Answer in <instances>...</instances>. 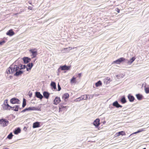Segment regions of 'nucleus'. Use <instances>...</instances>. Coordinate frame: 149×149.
<instances>
[{"label":"nucleus","instance_id":"obj_1","mask_svg":"<svg viewBox=\"0 0 149 149\" xmlns=\"http://www.w3.org/2000/svg\"><path fill=\"white\" fill-rule=\"evenodd\" d=\"M19 66L17 65H14L13 67L10 66L7 69L6 73L8 74H10L15 72L14 76L17 77L21 75L24 72L22 70H19Z\"/></svg>","mask_w":149,"mask_h":149},{"label":"nucleus","instance_id":"obj_2","mask_svg":"<svg viewBox=\"0 0 149 149\" xmlns=\"http://www.w3.org/2000/svg\"><path fill=\"white\" fill-rule=\"evenodd\" d=\"M9 122L5 118L0 119V124L3 127L7 126L9 124Z\"/></svg>","mask_w":149,"mask_h":149},{"label":"nucleus","instance_id":"obj_3","mask_svg":"<svg viewBox=\"0 0 149 149\" xmlns=\"http://www.w3.org/2000/svg\"><path fill=\"white\" fill-rule=\"evenodd\" d=\"M70 66H67L66 65H61L58 68V72L60 71V70H68L70 68Z\"/></svg>","mask_w":149,"mask_h":149},{"label":"nucleus","instance_id":"obj_4","mask_svg":"<svg viewBox=\"0 0 149 149\" xmlns=\"http://www.w3.org/2000/svg\"><path fill=\"white\" fill-rule=\"evenodd\" d=\"M127 60V59L123 57H121L120 58L114 61L113 62L112 64L116 63L120 64L122 62Z\"/></svg>","mask_w":149,"mask_h":149},{"label":"nucleus","instance_id":"obj_5","mask_svg":"<svg viewBox=\"0 0 149 149\" xmlns=\"http://www.w3.org/2000/svg\"><path fill=\"white\" fill-rule=\"evenodd\" d=\"M87 99H88V95H84L79 97L76 98L75 100V101L76 102H79L81 100H86Z\"/></svg>","mask_w":149,"mask_h":149},{"label":"nucleus","instance_id":"obj_6","mask_svg":"<svg viewBox=\"0 0 149 149\" xmlns=\"http://www.w3.org/2000/svg\"><path fill=\"white\" fill-rule=\"evenodd\" d=\"M10 102L11 103L14 104H19V100L15 97H13L10 99Z\"/></svg>","mask_w":149,"mask_h":149},{"label":"nucleus","instance_id":"obj_7","mask_svg":"<svg viewBox=\"0 0 149 149\" xmlns=\"http://www.w3.org/2000/svg\"><path fill=\"white\" fill-rule=\"evenodd\" d=\"M29 51L32 53V56H33L32 58H33L36 57L37 55V51L36 49L34 48L29 50Z\"/></svg>","mask_w":149,"mask_h":149},{"label":"nucleus","instance_id":"obj_8","mask_svg":"<svg viewBox=\"0 0 149 149\" xmlns=\"http://www.w3.org/2000/svg\"><path fill=\"white\" fill-rule=\"evenodd\" d=\"M35 96L41 100L43 98V95L40 92L36 91L35 92Z\"/></svg>","mask_w":149,"mask_h":149},{"label":"nucleus","instance_id":"obj_9","mask_svg":"<svg viewBox=\"0 0 149 149\" xmlns=\"http://www.w3.org/2000/svg\"><path fill=\"white\" fill-rule=\"evenodd\" d=\"M100 120L99 118L96 119L94 121L93 124L96 127H97L100 124Z\"/></svg>","mask_w":149,"mask_h":149},{"label":"nucleus","instance_id":"obj_10","mask_svg":"<svg viewBox=\"0 0 149 149\" xmlns=\"http://www.w3.org/2000/svg\"><path fill=\"white\" fill-rule=\"evenodd\" d=\"M22 60L24 63L25 64L29 63L31 60V58L27 57H24L22 58Z\"/></svg>","mask_w":149,"mask_h":149},{"label":"nucleus","instance_id":"obj_11","mask_svg":"<svg viewBox=\"0 0 149 149\" xmlns=\"http://www.w3.org/2000/svg\"><path fill=\"white\" fill-rule=\"evenodd\" d=\"M43 97L46 99H48L49 97L50 94L47 91H44L43 93Z\"/></svg>","mask_w":149,"mask_h":149},{"label":"nucleus","instance_id":"obj_12","mask_svg":"<svg viewBox=\"0 0 149 149\" xmlns=\"http://www.w3.org/2000/svg\"><path fill=\"white\" fill-rule=\"evenodd\" d=\"M112 105L114 107H116L117 108H118L119 107H122V106L120 105L118 103V102L117 101H116L112 103Z\"/></svg>","mask_w":149,"mask_h":149},{"label":"nucleus","instance_id":"obj_13","mask_svg":"<svg viewBox=\"0 0 149 149\" xmlns=\"http://www.w3.org/2000/svg\"><path fill=\"white\" fill-rule=\"evenodd\" d=\"M6 34L8 36H13L15 34V33L12 29H11L7 31L6 33Z\"/></svg>","mask_w":149,"mask_h":149},{"label":"nucleus","instance_id":"obj_14","mask_svg":"<svg viewBox=\"0 0 149 149\" xmlns=\"http://www.w3.org/2000/svg\"><path fill=\"white\" fill-rule=\"evenodd\" d=\"M127 97L129 101L131 102H133L135 100V98L134 96L130 94L128 95Z\"/></svg>","mask_w":149,"mask_h":149},{"label":"nucleus","instance_id":"obj_15","mask_svg":"<svg viewBox=\"0 0 149 149\" xmlns=\"http://www.w3.org/2000/svg\"><path fill=\"white\" fill-rule=\"evenodd\" d=\"M40 126V122H36L33 123V128L39 127Z\"/></svg>","mask_w":149,"mask_h":149},{"label":"nucleus","instance_id":"obj_16","mask_svg":"<svg viewBox=\"0 0 149 149\" xmlns=\"http://www.w3.org/2000/svg\"><path fill=\"white\" fill-rule=\"evenodd\" d=\"M27 111L39 110L37 108L34 107H30L27 108Z\"/></svg>","mask_w":149,"mask_h":149},{"label":"nucleus","instance_id":"obj_17","mask_svg":"<svg viewBox=\"0 0 149 149\" xmlns=\"http://www.w3.org/2000/svg\"><path fill=\"white\" fill-rule=\"evenodd\" d=\"M21 130L20 128L18 127L16 128L13 131V133L15 134H18L21 132Z\"/></svg>","mask_w":149,"mask_h":149},{"label":"nucleus","instance_id":"obj_18","mask_svg":"<svg viewBox=\"0 0 149 149\" xmlns=\"http://www.w3.org/2000/svg\"><path fill=\"white\" fill-rule=\"evenodd\" d=\"M136 96L138 100H141L143 98V95L140 93H138L136 95Z\"/></svg>","mask_w":149,"mask_h":149},{"label":"nucleus","instance_id":"obj_19","mask_svg":"<svg viewBox=\"0 0 149 149\" xmlns=\"http://www.w3.org/2000/svg\"><path fill=\"white\" fill-rule=\"evenodd\" d=\"M61 101V100L60 97H56L54 100V104H57L59 103Z\"/></svg>","mask_w":149,"mask_h":149},{"label":"nucleus","instance_id":"obj_20","mask_svg":"<svg viewBox=\"0 0 149 149\" xmlns=\"http://www.w3.org/2000/svg\"><path fill=\"white\" fill-rule=\"evenodd\" d=\"M50 86L52 89H54L55 90L56 89V83L55 82L52 81H51Z\"/></svg>","mask_w":149,"mask_h":149},{"label":"nucleus","instance_id":"obj_21","mask_svg":"<svg viewBox=\"0 0 149 149\" xmlns=\"http://www.w3.org/2000/svg\"><path fill=\"white\" fill-rule=\"evenodd\" d=\"M136 58L134 56L132 57L130 60H127V63L129 64H131L135 60Z\"/></svg>","mask_w":149,"mask_h":149},{"label":"nucleus","instance_id":"obj_22","mask_svg":"<svg viewBox=\"0 0 149 149\" xmlns=\"http://www.w3.org/2000/svg\"><path fill=\"white\" fill-rule=\"evenodd\" d=\"M122 104H125L127 102L126 100L124 95L123 96L120 100Z\"/></svg>","mask_w":149,"mask_h":149},{"label":"nucleus","instance_id":"obj_23","mask_svg":"<svg viewBox=\"0 0 149 149\" xmlns=\"http://www.w3.org/2000/svg\"><path fill=\"white\" fill-rule=\"evenodd\" d=\"M116 135V136H118L120 135H121L122 136L125 135V132L124 131H121L117 133Z\"/></svg>","mask_w":149,"mask_h":149},{"label":"nucleus","instance_id":"obj_24","mask_svg":"<svg viewBox=\"0 0 149 149\" xmlns=\"http://www.w3.org/2000/svg\"><path fill=\"white\" fill-rule=\"evenodd\" d=\"M19 107V105H16L15 106L13 107V109H12V110H13L15 111H18V109Z\"/></svg>","mask_w":149,"mask_h":149},{"label":"nucleus","instance_id":"obj_25","mask_svg":"<svg viewBox=\"0 0 149 149\" xmlns=\"http://www.w3.org/2000/svg\"><path fill=\"white\" fill-rule=\"evenodd\" d=\"M69 94L67 93H65L63 95V98H64V100L65 101L66 99H67L69 98Z\"/></svg>","mask_w":149,"mask_h":149},{"label":"nucleus","instance_id":"obj_26","mask_svg":"<svg viewBox=\"0 0 149 149\" xmlns=\"http://www.w3.org/2000/svg\"><path fill=\"white\" fill-rule=\"evenodd\" d=\"M110 78L108 77L104 79V83L106 84L109 83L110 81Z\"/></svg>","mask_w":149,"mask_h":149},{"label":"nucleus","instance_id":"obj_27","mask_svg":"<svg viewBox=\"0 0 149 149\" xmlns=\"http://www.w3.org/2000/svg\"><path fill=\"white\" fill-rule=\"evenodd\" d=\"M102 84V83L101 81L99 80L95 84V85L97 87H98L101 85Z\"/></svg>","mask_w":149,"mask_h":149},{"label":"nucleus","instance_id":"obj_28","mask_svg":"<svg viewBox=\"0 0 149 149\" xmlns=\"http://www.w3.org/2000/svg\"><path fill=\"white\" fill-rule=\"evenodd\" d=\"M26 105V100L24 98L23 100L22 107L24 108Z\"/></svg>","mask_w":149,"mask_h":149},{"label":"nucleus","instance_id":"obj_29","mask_svg":"<svg viewBox=\"0 0 149 149\" xmlns=\"http://www.w3.org/2000/svg\"><path fill=\"white\" fill-rule=\"evenodd\" d=\"M33 65V64L32 63H28L26 65L27 67H28V68H30L31 69Z\"/></svg>","mask_w":149,"mask_h":149},{"label":"nucleus","instance_id":"obj_30","mask_svg":"<svg viewBox=\"0 0 149 149\" xmlns=\"http://www.w3.org/2000/svg\"><path fill=\"white\" fill-rule=\"evenodd\" d=\"M13 135L12 132L10 133L7 136V138L9 139H12Z\"/></svg>","mask_w":149,"mask_h":149},{"label":"nucleus","instance_id":"obj_31","mask_svg":"<svg viewBox=\"0 0 149 149\" xmlns=\"http://www.w3.org/2000/svg\"><path fill=\"white\" fill-rule=\"evenodd\" d=\"M9 104L6 105L5 106L2 105L3 107V109L4 110H7L9 106Z\"/></svg>","mask_w":149,"mask_h":149},{"label":"nucleus","instance_id":"obj_32","mask_svg":"<svg viewBox=\"0 0 149 149\" xmlns=\"http://www.w3.org/2000/svg\"><path fill=\"white\" fill-rule=\"evenodd\" d=\"M71 83H76V78L73 77L71 79Z\"/></svg>","mask_w":149,"mask_h":149},{"label":"nucleus","instance_id":"obj_33","mask_svg":"<svg viewBox=\"0 0 149 149\" xmlns=\"http://www.w3.org/2000/svg\"><path fill=\"white\" fill-rule=\"evenodd\" d=\"M145 91L146 94L149 93V87H145Z\"/></svg>","mask_w":149,"mask_h":149},{"label":"nucleus","instance_id":"obj_34","mask_svg":"<svg viewBox=\"0 0 149 149\" xmlns=\"http://www.w3.org/2000/svg\"><path fill=\"white\" fill-rule=\"evenodd\" d=\"M8 100H4L3 104L2 105L5 106L8 104Z\"/></svg>","mask_w":149,"mask_h":149},{"label":"nucleus","instance_id":"obj_35","mask_svg":"<svg viewBox=\"0 0 149 149\" xmlns=\"http://www.w3.org/2000/svg\"><path fill=\"white\" fill-rule=\"evenodd\" d=\"M17 65L19 66V70H21L22 69V67H23V65L22 64H20L19 65Z\"/></svg>","mask_w":149,"mask_h":149},{"label":"nucleus","instance_id":"obj_36","mask_svg":"<svg viewBox=\"0 0 149 149\" xmlns=\"http://www.w3.org/2000/svg\"><path fill=\"white\" fill-rule=\"evenodd\" d=\"M58 91H60L61 89V87L60 86V85L59 83H58Z\"/></svg>","mask_w":149,"mask_h":149},{"label":"nucleus","instance_id":"obj_37","mask_svg":"<svg viewBox=\"0 0 149 149\" xmlns=\"http://www.w3.org/2000/svg\"><path fill=\"white\" fill-rule=\"evenodd\" d=\"M5 42V41L4 40H3L2 41H0V45H2Z\"/></svg>","mask_w":149,"mask_h":149},{"label":"nucleus","instance_id":"obj_38","mask_svg":"<svg viewBox=\"0 0 149 149\" xmlns=\"http://www.w3.org/2000/svg\"><path fill=\"white\" fill-rule=\"evenodd\" d=\"M143 129H141V130H138L137 131H136V132L139 133L143 131Z\"/></svg>","mask_w":149,"mask_h":149},{"label":"nucleus","instance_id":"obj_39","mask_svg":"<svg viewBox=\"0 0 149 149\" xmlns=\"http://www.w3.org/2000/svg\"><path fill=\"white\" fill-rule=\"evenodd\" d=\"M27 111V108H25L24 109V110H22L21 111V113H24V112H25V111Z\"/></svg>","mask_w":149,"mask_h":149},{"label":"nucleus","instance_id":"obj_40","mask_svg":"<svg viewBox=\"0 0 149 149\" xmlns=\"http://www.w3.org/2000/svg\"><path fill=\"white\" fill-rule=\"evenodd\" d=\"M29 95L30 97H31L32 95V92H30L29 91Z\"/></svg>","mask_w":149,"mask_h":149},{"label":"nucleus","instance_id":"obj_41","mask_svg":"<svg viewBox=\"0 0 149 149\" xmlns=\"http://www.w3.org/2000/svg\"><path fill=\"white\" fill-rule=\"evenodd\" d=\"M70 48V47H69L68 48H64V50H65L66 52H68L69 50H70L69 48Z\"/></svg>","mask_w":149,"mask_h":149},{"label":"nucleus","instance_id":"obj_42","mask_svg":"<svg viewBox=\"0 0 149 149\" xmlns=\"http://www.w3.org/2000/svg\"><path fill=\"white\" fill-rule=\"evenodd\" d=\"M12 109H13V107L9 105V106L7 110H10L11 109L12 110Z\"/></svg>","mask_w":149,"mask_h":149},{"label":"nucleus","instance_id":"obj_43","mask_svg":"<svg viewBox=\"0 0 149 149\" xmlns=\"http://www.w3.org/2000/svg\"><path fill=\"white\" fill-rule=\"evenodd\" d=\"M116 11L118 13H120V9L118 8H117L116 9Z\"/></svg>","mask_w":149,"mask_h":149},{"label":"nucleus","instance_id":"obj_44","mask_svg":"<svg viewBox=\"0 0 149 149\" xmlns=\"http://www.w3.org/2000/svg\"><path fill=\"white\" fill-rule=\"evenodd\" d=\"M27 66L25 65H23L22 67V69L26 68Z\"/></svg>","mask_w":149,"mask_h":149},{"label":"nucleus","instance_id":"obj_45","mask_svg":"<svg viewBox=\"0 0 149 149\" xmlns=\"http://www.w3.org/2000/svg\"><path fill=\"white\" fill-rule=\"evenodd\" d=\"M26 70L28 71H29L31 70V69L30 68H27V67L26 68Z\"/></svg>","mask_w":149,"mask_h":149},{"label":"nucleus","instance_id":"obj_46","mask_svg":"<svg viewBox=\"0 0 149 149\" xmlns=\"http://www.w3.org/2000/svg\"><path fill=\"white\" fill-rule=\"evenodd\" d=\"M81 73H79L78 74V77L79 78H80L81 77Z\"/></svg>","mask_w":149,"mask_h":149},{"label":"nucleus","instance_id":"obj_47","mask_svg":"<svg viewBox=\"0 0 149 149\" xmlns=\"http://www.w3.org/2000/svg\"><path fill=\"white\" fill-rule=\"evenodd\" d=\"M60 107H61V108H64L66 107V106H63L62 105H60Z\"/></svg>","mask_w":149,"mask_h":149},{"label":"nucleus","instance_id":"obj_48","mask_svg":"<svg viewBox=\"0 0 149 149\" xmlns=\"http://www.w3.org/2000/svg\"><path fill=\"white\" fill-rule=\"evenodd\" d=\"M94 95H90V96L91 97V98H93L94 96Z\"/></svg>","mask_w":149,"mask_h":149},{"label":"nucleus","instance_id":"obj_49","mask_svg":"<svg viewBox=\"0 0 149 149\" xmlns=\"http://www.w3.org/2000/svg\"><path fill=\"white\" fill-rule=\"evenodd\" d=\"M137 133H137L136 132H134V133H133L132 134H131L130 135H132L133 134H137Z\"/></svg>","mask_w":149,"mask_h":149},{"label":"nucleus","instance_id":"obj_50","mask_svg":"<svg viewBox=\"0 0 149 149\" xmlns=\"http://www.w3.org/2000/svg\"><path fill=\"white\" fill-rule=\"evenodd\" d=\"M29 9L30 10H32V7H30V6H29Z\"/></svg>","mask_w":149,"mask_h":149},{"label":"nucleus","instance_id":"obj_51","mask_svg":"<svg viewBox=\"0 0 149 149\" xmlns=\"http://www.w3.org/2000/svg\"><path fill=\"white\" fill-rule=\"evenodd\" d=\"M142 149H146V148H143Z\"/></svg>","mask_w":149,"mask_h":149},{"label":"nucleus","instance_id":"obj_52","mask_svg":"<svg viewBox=\"0 0 149 149\" xmlns=\"http://www.w3.org/2000/svg\"><path fill=\"white\" fill-rule=\"evenodd\" d=\"M117 77H118V75H117Z\"/></svg>","mask_w":149,"mask_h":149},{"label":"nucleus","instance_id":"obj_53","mask_svg":"<svg viewBox=\"0 0 149 149\" xmlns=\"http://www.w3.org/2000/svg\"><path fill=\"white\" fill-rule=\"evenodd\" d=\"M90 97H89V98H88V99H90Z\"/></svg>","mask_w":149,"mask_h":149}]
</instances>
